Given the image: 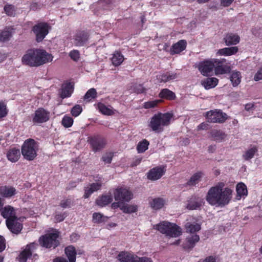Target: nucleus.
Instances as JSON below:
<instances>
[{
	"mask_svg": "<svg viewBox=\"0 0 262 262\" xmlns=\"http://www.w3.org/2000/svg\"><path fill=\"white\" fill-rule=\"evenodd\" d=\"M225 186L224 182H220L209 189L206 200L210 205L223 207L230 203L232 198V190Z\"/></svg>",
	"mask_w": 262,
	"mask_h": 262,
	"instance_id": "obj_1",
	"label": "nucleus"
},
{
	"mask_svg": "<svg viewBox=\"0 0 262 262\" xmlns=\"http://www.w3.org/2000/svg\"><path fill=\"white\" fill-rule=\"evenodd\" d=\"M53 58L52 55L45 50L33 49L28 50L23 56L22 62L31 67H37L51 61Z\"/></svg>",
	"mask_w": 262,
	"mask_h": 262,
	"instance_id": "obj_2",
	"label": "nucleus"
},
{
	"mask_svg": "<svg viewBox=\"0 0 262 262\" xmlns=\"http://www.w3.org/2000/svg\"><path fill=\"white\" fill-rule=\"evenodd\" d=\"M172 118L170 113H158L151 118L148 126L156 133L162 132L164 126L169 125Z\"/></svg>",
	"mask_w": 262,
	"mask_h": 262,
	"instance_id": "obj_3",
	"label": "nucleus"
},
{
	"mask_svg": "<svg viewBox=\"0 0 262 262\" xmlns=\"http://www.w3.org/2000/svg\"><path fill=\"white\" fill-rule=\"evenodd\" d=\"M39 143L35 140L29 138L26 140L21 148V153L24 158L28 161L34 160L37 156Z\"/></svg>",
	"mask_w": 262,
	"mask_h": 262,
	"instance_id": "obj_4",
	"label": "nucleus"
},
{
	"mask_svg": "<svg viewBox=\"0 0 262 262\" xmlns=\"http://www.w3.org/2000/svg\"><path fill=\"white\" fill-rule=\"evenodd\" d=\"M154 228L160 233L171 237H177L182 234V229L175 224L163 221L154 226Z\"/></svg>",
	"mask_w": 262,
	"mask_h": 262,
	"instance_id": "obj_5",
	"label": "nucleus"
},
{
	"mask_svg": "<svg viewBox=\"0 0 262 262\" xmlns=\"http://www.w3.org/2000/svg\"><path fill=\"white\" fill-rule=\"evenodd\" d=\"M59 233L56 231L54 232L47 233L40 237L39 242L40 245L46 248L55 249L60 245L58 240Z\"/></svg>",
	"mask_w": 262,
	"mask_h": 262,
	"instance_id": "obj_6",
	"label": "nucleus"
},
{
	"mask_svg": "<svg viewBox=\"0 0 262 262\" xmlns=\"http://www.w3.org/2000/svg\"><path fill=\"white\" fill-rule=\"evenodd\" d=\"M51 27L46 22H39L32 27L31 31L35 36L37 42H41L49 32Z\"/></svg>",
	"mask_w": 262,
	"mask_h": 262,
	"instance_id": "obj_7",
	"label": "nucleus"
},
{
	"mask_svg": "<svg viewBox=\"0 0 262 262\" xmlns=\"http://www.w3.org/2000/svg\"><path fill=\"white\" fill-rule=\"evenodd\" d=\"M37 248V245L34 243L28 244L25 248L20 253L18 256L19 262H27L28 259L32 260L38 258V255L34 253Z\"/></svg>",
	"mask_w": 262,
	"mask_h": 262,
	"instance_id": "obj_8",
	"label": "nucleus"
},
{
	"mask_svg": "<svg viewBox=\"0 0 262 262\" xmlns=\"http://www.w3.org/2000/svg\"><path fill=\"white\" fill-rule=\"evenodd\" d=\"M206 118L209 122L223 123L227 119V115L221 110H215L207 112Z\"/></svg>",
	"mask_w": 262,
	"mask_h": 262,
	"instance_id": "obj_9",
	"label": "nucleus"
},
{
	"mask_svg": "<svg viewBox=\"0 0 262 262\" xmlns=\"http://www.w3.org/2000/svg\"><path fill=\"white\" fill-rule=\"evenodd\" d=\"M88 141L95 152L103 148L106 144L105 139L99 135L88 137Z\"/></svg>",
	"mask_w": 262,
	"mask_h": 262,
	"instance_id": "obj_10",
	"label": "nucleus"
},
{
	"mask_svg": "<svg viewBox=\"0 0 262 262\" xmlns=\"http://www.w3.org/2000/svg\"><path fill=\"white\" fill-rule=\"evenodd\" d=\"M133 198V192L126 187L116 189V201L129 202Z\"/></svg>",
	"mask_w": 262,
	"mask_h": 262,
	"instance_id": "obj_11",
	"label": "nucleus"
},
{
	"mask_svg": "<svg viewBox=\"0 0 262 262\" xmlns=\"http://www.w3.org/2000/svg\"><path fill=\"white\" fill-rule=\"evenodd\" d=\"M90 37L89 32L84 30H77L73 36L74 44L76 47L84 46Z\"/></svg>",
	"mask_w": 262,
	"mask_h": 262,
	"instance_id": "obj_12",
	"label": "nucleus"
},
{
	"mask_svg": "<svg viewBox=\"0 0 262 262\" xmlns=\"http://www.w3.org/2000/svg\"><path fill=\"white\" fill-rule=\"evenodd\" d=\"M215 74H223L230 72L231 68L227 60L224 59H214Z\"/></svg>",
	"mask_w": 262,
	"mask_h": 262,
	"instance_id": "obj_13",
	"label": "nucleus"
},
{
	"mask_svg": "<svg viewBox=\"0 0 262 262\" xmlns=\"http://www.w3.org/2000/svg\"><path fill=\"white\" fill-rule=\"evenodd\" d=\"M214 59L201 61L198 64V69L203 76H208L214 69Z\"/></svg>",
	"mask_w": 262,
	"mask_h": 262,
	"instance_id": "obj_14",
	"label": "nucleus"
},
{
	"mask_svg": "<svg viewBox=\"0 0 262 262\" xmlns=\"http://www.w3.org/2000/svg\"><path fill=\"white\" fill-rule=\"evenodd\" d=\"M50 113L43 108H39L35 111L32 118L34 123H41L46 122L49 120Z\"/></svg>",
	"mask_w": 262,
	"mask_h": 262,
	"instance_id": "obj_15",
	"label": "nucleus"
},
{
	"mask_svg": "<svg viewBox=\"0 0 262 262\" xmlns=\"http://www.w3.org/2000/svg\"><path fill=\"white\" fill-rule=\"evenodd\" d=\"M6 220V224L8 229L13 233L18 234L20 233L23 229V224L18 222L17 217Z\"/></svg>",
	"mask_w": 262,
	"mask_h": 262,
	"instance_id": "obj_16",
	"label": "nucleus"
},
{
	"mask_svg": "<svg viewBox=\"0 0 262 262\" xmlns=\"http://www.w3.org/2000/svg\"><path fill=\"white\" fill-rule=\"evenodd\" d=\"M102 183L101 181L98 180L96 183H93L84 188V194L83 198L84 199L89 198L94 192L100 190L102 187Z\"/></svg>",
	"mask_w": 262,
	"mask_h": 262,
	"instance_id": "obj_17",
	"label": "nucleus"
},
{
	"mask_svg": "<svg viewBox=\"0 0 262 262\" xmlns=\"http://www.w3.org/2000/svg\"><path fill=\"white\" fill-rule=\"evenodd\" d=\"M126 203L123 202H116V208H119L123 213L127 214L135 213L138 211V207L137 205L128 204Z\"/></svg>",
	"mask_w": 262,
	"mask_h": 262,
	"instance_id": "obj_18",
	"label": "nucleus"
},
{
	"mask_svg": "<svg viewBox=\"0 0 262 262\" xmlns=\"http://www.w3.org/2000/svg\"><path fill=\"white\" fill-rule=\"evenodd\" d=\"M74 91V85L70 82H64L59 91L60 97L62 99L70 97Z\"/></svg>",
	"mask_w": 262,
	"mask_h": 262,
	"instance_id": "obj_19",
	"label": "nucleus"
},
{
	"mask_svg": "<svg viewBox=\"0 0 262 262\" xmlns=\"http://www.w3.org/2000/svg\"><path fill=\"white\" fill-rule=\"evenodd\" d=\"M16 193V189L12 186L5 185L0 187V194L4 198H10Z\"/></svg>",
	"mask_w": 262,
	"mask_h": 262,
	"instance_id": "obj_20",
	"label": "nucleus"
},
{
	"mask_svg": "<svg viewBox=\"0 0 262 262\" xmlns=\"http://www.w3.org/2000/svg\"><path fill=\"white\" fill-rule=\"evenodd\" d=\"M163 168L157 167L150 169L147 174L148 179L151 181H156L161 178L164 174Z\"/></svg>",
	"mask_w": 262,
	"mask_h": 262,
	"instance_id": "obj_21",
	"label": "nucleus"
},
{
	"mask_svg": "<svg viewBox=\"0 0 262 262\" xmlns=\"http://www.w3.org/2000/svg\"><path fill=\"white\" fill-rule=\"evenodd\" d=\"M199 240L200 237L197 234L188 236L186 237V241L183 245V247L185 250H191Z\"/></svg>",
	"mask_w": 262,
	"mask_h": 262,
	"instance_id": "obj_22",
	"label": "nucleus"
},
{
	"mask_svg": "<svg viewBox=\"0 0 262 262\" xmlns=\"http://www.w3.org/2000/svg\"><path fill=\"white\" fill-rule=\"evenodd\" d=\"M187 42L185 40H180L177 43L173 44L170 50L171 55L179 54L184 51L186 47Z\"/></svg>",
	"mask_w": 262,
	"mask_h": 262,
	"instance_id": "obj_23",
	"label": "nucleus"
},
{
	"mask_svg": "<svg viewBox=\"0 0 262 262\" xmlns=\"http://www.w3.org/2000/svg\"><path fill=\"white\" fill-rule=\"evenodd\" d=\"M112 201V195L110 194H106L99 196L96 200L95 203L98 206L103 207L110 204Z\"/></svg>",
	"mask_w": 262,
	"mask_h": 262,
	"instance_id": "obj_24",
	"label": "nucleus"
},
{
	"mask_svg": "<svg viewBox=\"0 0 262 262\" xmlns=\"http://www.w3.org/2000/svg\"><path fill=\"white\" fill-rule=\"evenodd\" d=\"M64 253L69 262H76L77 251L73 245H69L64 248Z\"/></svg>",
	"mask_w": 262,
	"mask_h": 262,
	"instance_id": "obj_25",
	"label": "nucleus"
},
{
	"mask_svg": "<svg viewBox=\"0 0 262 262\" xmlns=\"http://www.w3.org/2000/svg\"><path fill=\"white\" fill-rule=\"evenodd\" d=\"M178 78V74L173 72H167L157 76V79L159 82L166 83Z\"/></svg>",
	"mask_w": 262,
	"mask_h": 262,
	"instance_id": "obj_26",
	"label": "nucleus"
},
{
	"mask_svg": "<svg viewBox=\"0 0 262 262\" xmlns=\"http://www.w3.org/2000/svg\"><path fill=\"white\" fill-rule=\"evenodd\" d=\"M7 157L10 161L13 163L17 162L20 157L19 149L13 147L10 148L7 152Z\"/></svg>",
	"mask_w": 262,
	"mask_h": 262,
	"instance_id": "obj_27",
	"label": "nucleus"
},
{
	"mask_svg": "<svg viewBox=\"0 0 262 262\" xmlns=\"http://www.w3.org/2000/svg\"><path fill=\"white\" fill-rule=\"evenodd\" d=\"M2 216L6 220L13 218L12 217H17L16 215L15 209L10 205H7L1 211Z\"/></svg>",
	"mask_w": 262,
	"mask_h": 262,
	"instance_id": "obj_28",
	"label": "nucleus"
},
{
	"mask_svg": "<svg viewBox=\"0 0 262 262\" xmlns=\"http://www.w3.org/2000/svg\"><path fill=\"white\" fill-rule=\"evenodd\" d=\"M226 45L229 46L237 44L240 40V37L236 34L228 33L224 38Z\"/></svg>",
	"mask_w": 262,
	"mask_h": 262,
	"instance_id": "obj_29",
	"label": "nucleus"
},
{
	"mask_svg": "<svg viewBox=\"0 0 262 262\" xmlns=\"http://www.w3.org/2000/svg\"><path fill=\"white\" fill-rule=\"evenodd\" d=\"M226 137L225 133L220 129H213L210 132V138L216 142H222Z\"/></svg>",
	"mask_w": 262,
	"mask_h": 262,
	"instance_id": "obj_30",
	"label": "nucleus"
},
{
	"mask_svg": "<svg viewBox=\"0 0 262 262\" xmlns=\"http://www.w3.org/2000/svg\"><path fill=\"white\" fill-rule=\"evenodd\" d=\"M203 201L199 197L194 196L188 201L186 208L189 210H195L199 208L202 205Z\"/></svg>",
	"mask_w": 262,
	"mask_h": 262,
	"instance_id": "obj_31",
	"label": "nucleus"
},
{
	"mask_svg": "<svg viewBox=\"0 0 262 262\" xmlns=\"http://www.w3.org/2000/svg\"><path fill=\"white\" fill-rule=\"evenodd\" d=\"M136 255L127 252H121L118 255V260L120 262H134Z\"/></svg>",
	"mask_w": 262,
	"mask_h": 262,
	"instance_id": "obj_32",
	"label": "nucleus"
},
{
	"mask_svg": "<svg viewBox=\"0 0 262 262\" xmlns=\"http://www.w3.org/2000/svg\"><path fill=\"white\" fill-rule=\"evenodd\" d=\"M218 79L214 77L207 78L201 81V84L205 89L208 90L214 88L218 83Z\"/></svg>",
	"mask_w": 262,
	"mask_h": 262,
	"instance_id": "obj_33",
	"label": "nucleus"
},
{
	"mask_svg": "<svg viewBox=\"0 0 262 262\" xmlns=\"http://www.w3.org/2000/svg\"><path fill=\"white\" fill-rule=\"evenodd\" d=\"M165 203V201L161 198H157L152 199L150 202V206L155 210H159L162 208Z\"/></svg>",
	"mask_w": 262,
	"mask_h": 262,
	"instance_id": "obj_34",
	"label": "nucleus"
},
{
	"mask_svg": "<svg viewBox=\"0 0 262 262\" xmlns=\"http://www.w3.org/2000/svg\"><path fill=\"white\" fill-rule=\"evenodd\" d=\"M13 29L6 28L0 33V42H4L9 41L12 36Z\"/></svg>",
	"mask_w": 262,
	"mask_h": 262,
	"instance_id": "obj_35",
	"label": "nucleus"
},
{
	"mask_svg": "<svg viewBox=\"0 0 262 262\" xmlns=\"http://www.w3.org/2000/svg\"><path fill=\"white\" fill-rule=\"evenodd\" d=\"M238 49L237 47L224 48L220 49L217 53L221 55L230 56L236 54L238 52Z\"/></svg>",
	"mask_w": 262,
	"mask_h": 262,
	"instance_id": "obj_36",
	"label": "nucleus"
},
{
	"mask_svg": "<svg viewBox=\"0 0 262 262\" xmlns=\"http://www.w3.org/2000/svg\"><path fill=\"white\" fill-rule=\"evenodd\" d=\"M159 96L161 98L168 100H173L176 98L175 94L168 89H162L159 93Z\"/></svg>",
	"mask_w": 262,
	"mask_h": 262,
	"instance_id": "obj_37",
	"label": "nucleus"
},
{
	"mask_svg": "<svg viewBox=\"0 0 262 262\" xmlns=\"http://www.w3.org/2000/svg\"><path fill=\"white\" fill-rule=\"evenodd\" d=\"M242 76L239 72L233 71L232 72L230 79L233 86H237L241 81Z\"/></svg>",
	"mask_w": 262,
	"mask_h": 262,
	"instance_id": "obj_38",
	"label": "nucleus"
},
{
	"mask_svg": "<svg viewBox=\"0 0 262 262\" xmlns=\"http://www.w3.org/2000/svg\"><path fill=\"white\" fill-rule=\"evenodd\" d=\"M185 228L186 229L187 232L194 233L200 231L201 227V225L198 223L192 224L190 222H187L185 224Z\"/></svg>",
	"mask_w": 262,
	"mask_h": 262,
	"instance_id": "obj_39",
	"label": "nucleus"
},
{
	"mask_svg": "<svg viewBox=\"0 0 262 262\" xmlns=\"http://www.w3.org/2000/svg\"><path fill=\"white\" fill-rule=\"evenodd\" d=\"M97 97V92L95 89L91 88L89 89L83 97V100L86 102H90L93 99L96 98Z\"/></svg>",
	"mask_w": 262,
	"mask_h": 262,
	"instance_id": "obj_40",
	"label": "nucleus"
},
{
	"mask_svg": "<svg viewBox=\"0 0 262 262\" xmlns=\"http://www.w3.org/2000/svg\"><path fill=\"white\" fill-rule=\"evenodd\" d=\"M258 151L257 148L256 146H253L247 150L243 155V158L245 160H249L253 158Z\"/></svg>",
	"mask_w": 262,
	"mask_h": 262,
	"instance_id": "obj_41",
	"label": "nucleus"
},
{
	"mask_svg": "<svg viewBox=\"0 0 262 262\" xmlns=\"http://www.w3.org/2000/svg\"><path fill=\"white\" fill-rule=\"evenodd\" d=\"M237 195L240 198L247 195L248 191L246 186L243 183H239L236 186Z\"/></svg>",
	"mask_w": 262,
	"mask_h": 262,
	"instance_id": "obj_42",
	"label": "nucleus"
},
{
	"mask_svg": "<svg viewBox=\"0 0 262 262\" xmlns=\"http://www.w3.org/2000/svg\"><path fill=\"white\" fill-rule=\"evenodd\" d=\"M149 142L146 139L139 142L137 146V149L138 153H143L145 152L148 147Z\"/></svg>",
	"mask_w": 262,
	"mask_h": 262,
	"instance_id": "obj_43",
	"label": "nucleus"
},
{
	"mask_svg": "<svg viewBox=\"0 0 262 262\" xmlns=\"http://www.w3.org/2000/svg\"><path fill=\"white\" fill-rule=\"evenodd\" d=\"M97 107L99 112L104 115H111L113 114V111L102 103H98Z\"/></svg>",
	"mask_w": 262,
	"mask_h": 262,
	"instance_id": "obj_44",
	"label": "nucleus"
},
{
	"mask_svg": "<svg viewBox=\"0 0 262 262\" xmlns=\"http://www.w3.org/2000/svg\"><path fill=\"white\" fill-rule=\"evenodd\" d=\"M202 177L201 172H197L194 174L189 179L187 182V185L189 186H194L198 183L200 178Z\"/></svg>",
	"mask_w": 262,
	"mask_h": 262,
	"instance_id": "obj_45",
	"label": "nucleus"
},
{
	"mask_svg": "<svg viewBox=\"0 0 262 262\" xmlns=\"http://www.w3.org/2000/svg\"><path fill=\"white\" fill-rule=\"evenodd\" d=\"M4 10L8 16H14L15 14V9L13 5L7 4L4 6Z\"/></svg>",
	"mask_w": 262,
	"mask_h": 262,
	"instance_id": "obj_46",
	"label": "nucleus"
},
{
	"mask_svg": "<svg viewBox=\"0 0 262 262\" xmlns=\"http://www.w3.org/2000/svg\"><path fill=\"white\" fill-rule=\"evenodd\" d=\"M73 119L72 117L65 116L62 118V124L64 127L69 128L72 126L73 124Z\"/></svg>",
	"mask_w": 262,
	"mask_h": 262,
	"instance_id": "obj_47",
	"label": "nucleus"
},
{
	"mask_svg": "<svg viewBox=\"0 0 262 262\" xmlns=\"http://www.w3.org/2000/svg\"><path fill=\"white\" fill-rule=\"evenodd\" d=\"M8 113L6 104L2 101L0 102V119L5 117Z\"/></svg>",
	"mask_w": 262,
	"mask_h": 262,
	"instance_id": "obj_48",
	"label": "nucleus"
},
{
	"mask_svg": "<svg viewBox=\"0 0 262 262\" xmlns=\"http://www.w3.org/2000/svg\"><path fill=\"white\" fill-rule=\"evenodd\" d=\"M82 111V107L79 104H76L71 109V113L73 116L76 117L81 114Z\"/></svg>",
	"mask_w": 262,
	"mask_h": 262,
	"instance_id": "obj_49",
	"label": "nucleus"
},
{
	"mask_svg": "<svg viewBox=\"0 0 262 262\" xmlns=\"http://www.w3.org/2000/svg\"><path fill=\"white\" fill-rule=\"evenodd\" d=\"M73 201L71 199L63 200L60 202V206L63 208H70L73 205Z\"/></svg>",
	"mask_w": 262,
	"mask_h": 262,
	"instance_id": "obj_50",
	"label": "nucleus"
},
{
	"mask_svg": "<svg viewBox=\"0 0 262 262\" xmlns=\"http://www.w3.org/2000/svg\"><path fill=\"white\" fill-rule=\"evenodd\" d=\"M104 221V216L99 212L93 214V222L95 223H100Z\"/></svg>",
	"mask_w": 262,
	"mask_h": 262,
	"instance_id": "obj_51",
	"label": "nucleus"
},
{
	"mask_svg": "<svg viewBox=\"0 0 262 262\" xmlns=\"http://www.w3.org/2000/svg\"><path fill=\"white\" fill-rule=\"evenodd\" d=\"M146 89L144 88L142 84H135L133 86V91L137 94L144 93L146 92Z\"/></svg>",
	"mask_w": 262,
	"mask_h": 262,
	"instance_id": "obj_52",
	"label": "nucleus"
},
{
	"mask_svg": "<svg viewBox=\"0 0 262 262\" xmlns=\"http://www.w3.org/2000/svg\"><path fill=\"white\" fill-rule=\"evenodd\" d=\"M70 57L74 61H78L80 58V52L77 50H73L69 53Z\"/></svg>",
	"mask_w": 262,
	"mask_h": 262,
	"instance_id": "obj_53",
	"label": "nucleus"
},
{
	"mask_svg": "<svg viewBox=\"0 0 262 262\" xmlns=\"http://www.w3.org/2000/svg\"><path fill=\"white\" fill-rule=\"evenodd\" d=\"M160 101L161 100H156L146 102L144 103V107L146 109L154 108L156 107Z\"/></svg>",
	"mask_w": 262,
	"mask_h": 262,
	"instance_id": "obj_54",
	"label": "nucleus"
},
{
	"mask_svg": "<svg viewBox=\"0 0 262 262\" xmlns=\"http://www.w3.org/2000/svg\"><path fill=\"white\" fill-rule=\"evenodd\" d=\"M124 60L123 55L119 51L116 52V67L120 65Z\"/></svg>",
	"mask_w": 262,
	"mask_h": 262,
	"instance_id": "obj_55",
	"label": "nucleus"
},
{
	"mask_svg": "<svg viewBox=\"0 0 262 262\" xmlns=\"http://www.w3.org/2000/svg\"><path fill=\"white\" fill-rule=\"evenodd\" d=\"M134 262H152L150 258L146 257H139L136 256Z\"/></svg>",
	"mask_w": 262,
	"mask_h": 262,
	"instance_id": "obj_56",
	"label": "nucleus"
},
{
	"mask_svg": "<svg viewBox=\"0 0 262 262\" xmlns=\"http://www.w3.org/2000/svg\"><path fill=\"white\" fill-rule=\"evenodd\" d=\"M113 156L111 153L106 154L102 156V160L106 163H110L112 161Z\"/></svg>",
	"mask_w": 262,
	"mask_h": 262,
	"instance_id": "obj_57",
	"label": "nucleus"
},
{
	"mask_svg": "<svg viewBox=\"0 0 262 262\" xmlns=\"http://www.w3.org/2000/svg\"><path fill=\"white\" fill-rule=\"evenodd\" d=\"M66 216L67 215L65 212L62 213H59L56 214V215L55 216V219L57 222H60L63 221Z\"/></svg>",
	"mask_w": 262,
	"mask_h": 262,
	"instance_id": "obj_58",
	"label": "nucleus"
},
{
	"mask_svg": "<svg viewBox=\"0 0 262 262\" xmlns=\"http://www.w3.org/2000/svg\"><path fill=\"white\" fill-rule=\"evenodd\" d=\"M254 79L255 81L262 80V67L255 74Z\"/></svg>",
	"mask_w": 262,
	"mask_h": 262,
	"instance_id": "obj_59",
	"label": "nucleus"
},
{
	"mask_svg": "<svg viewBox=\"0 0 262 262\" xmlns=\"http://www.w3.org/2000/svg\"><path fill=\"white\" fill-rule=\"evenodd\" d=\"M5 248H6L5 239L2 236H0V252L4 251L5 250Z\"/></svg>",
	"mask_w": 262,
	"mask_h": 262,
	"instance_id": "obj_60",
	"label": "nucleus"
},
{
	"mask_svg": "<svg viewBox=\"0 0 262 262\" xmlns=\"http://www.w3.org/2000/svg\"><path fill=\"white\" fill-rule=\"evenodd\" d=\"M79 237V235L76 233H73L70 236V241L72 242H76Z\"/></svg>",
	"mask_w": 262,
	"mask_h": 262,
	"instance_id": "obj_61",
	"label": "nucleus"
},
{
	"mask_svg": "<svg viewBox=\"0 0 262 262\" xmlns=\"http://www.w3.org/2000/svg\"><path fill=\"white\" fill-rule=\"evenodd\" d=\"M234 0H221V4L224 7L230 6Z\"/></svg>",
	"mask_w": 262,
	"mask_h": 262,
	"instance_id": "obj_62",
	"label": "nucleus"
},
{
	"mask_svg": "<svg viewBox=\"0 0 262 262\" xmlns=\"http://www.w3.org/2000/svg\"><path fill=\"white\" fill-rule=\"evenodd\" d=\"M53 262H69L68 260L61 256L57 257L54 259Z\"/></svg>",
	"mask_w": 262,
	"mask_h": 262,
	"instance_id": "obj_63",
	"label": "nucleus"
},
{
	"mask_svg": "<svg viewBox=\"0 0 262 262\" xmlns=\"http://www.w3.org/2000/svg\"><path fill=\"white\" fill-rule=\"evenodd\" d=\"M76 184L75 182H71L69 183L68 186L66 187L67 190H69L73 188L76 187Z\"/></svg>",
	"mask_w": 262,
	"mask_h": 262,
	"instance_id": "obj_64",
	"label": "nucleus"
}]
</instances>
